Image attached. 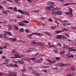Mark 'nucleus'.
I'll list each match as a JSON object with an SVG mask.
<instances>
[{
    "label": "nucleus",
    "mask_w": 76,
    "mask_h": 76,
    "mask_svg": "<svg viewBox=\"0 0 76 76\" xmlns=\"http://www.w3.org/2000/svg\"><path fill=\"white\" fill-rule=\"evenodd\" d=\"M28 69L29 70H32L33 69V68L32 67H28Z\"/></svg>",
    "instance_id": "3c124183"
},
{
    "label": "nucleus",
    "mask_w": 76,
    "mask_h": 76,
    "mask_svg": "<svg viewBox=\"0 0 76 76\" xmlns=\"http://www.w3.org/2000/svg\"><path fill=\"white\" fill-rule=\"evenodd\" d=\"M67 66V65L61 63H60V64L58 65V66L59 67H63L64 66Z\"/></svg>",
    "instance_id": "1a4fd4ad"
},
{
    "label": "nucleus",
    "mask_w": 76,
    "mask_h": 76,
    "mask_svg": "<svg viewBox=\"0 0 76 76\" xmlns=\"http://www.w3.org/2000/svg\"><path fill=\"white\" fill-rule=\"evenodd\" d=\"M70 54V53H68L66 55V57H68L69 56Z\"/></svg>",
    "instance_id": "4c0bfd02"
},
{
    "label": "nucleus",
    "mask_w": 76,
    "mask_h": 76,
    "mask_svg": "<svg viewBox=\"0 0 76 76\" xmlns=\"http://www.w3.org/2000/svg\"><path fill=\"white\" fill-rule=\"evenodd\" d=\"M74 56L73 55H71L69 56H68V58H73Z\"/></svg>",
    "instance_id": "c85d7f7f"
},
{
    "label": "nucleus",
    "mask_w": 76,
    "mask_h": 76,
    "mask_svg": "<svg viewBox=\"0 0 76 76\" xmlns=\"http://www.w3.org/2000/svg\"><path fill=\"white\" fill-rule=\"evenodd\" d=\"M30 51H31V50H28L26 51V52L27 53H28L29 52H30Z\"/></svg>",
    "instance_id": "5fc2aeb1"
},
{
    "label": "nucleus",
    "mask_w": 76,
    "mask_h": 76,
    "mask_svg": "<svg viewBox=\"0 0 76 76\" xmlns=\"http://www.w3.org/2000/svg\"><path fill=\"white\" fill-rule=\"evenodd\" d=\"M67 31V29L66 28H65L63 30H62L61 31L62 32H63L64 31Z\"/></svg>",
    "instance_id": "2f4dec72"
},
{
    "label": "nucleus",
    "mask_w": 76,
    "mask_h": 76,
    "mask_svg": "<svg viewBox=\"0 0 76 76\" xmlns=\"http://www.w3.org/2000/svg\"><path fill=\"white\" fill-rule=\"evenodd\" d=\"M0 38H2V37H3V34H0Z\"/></svg>",
    "instance_id": "338daca9"
},
{
    "label": "nucleus",
    "mask_w": 76,
    "mask_h": 76,
    "mask_svg": "<svg viewBox=\"0 0 76 76\" xmlns=\"http://www.w3.org/2000/svg\"><path fill=\"white\" fill-rule=\"evenodd\" d=\"M48 36H49V37H50V38L52 37V36L51 35V34H50V33H49L48 34Z\"/></svg>",
    "instance_id": "49530a36"
},
{
    "label": "nucleus",
    "mask_w": 76,
    "mask_h": 76,
    "mask_svg": "<svg viewBox=\"0 0 76 76\" xmlns=\"http://www.w3.org/2000/svg\"><path fill=\"white\" fill-rule=\"evenodd\" d=\"M76 4V3H67L66 4H63L64 6H69V5H70V4Z\"/></svg>",
    "instance_id": "39448f33"
},
{
    "label": "nucleus",
    "mask_w": 76,
    "mask_h": 76,
    "mask_svg": "<svg viewBox=\"0 0 76 76\" xmlns=\"http://www.w3.org/2000/svg\"><path fill=\"white\" fill-rule=\"evenodd\" d=\"M18 25H20L21 26H26V24L25 23L23 24L22 23H20V22H19L18 23Z\"/></svg>",
    "instance_id": "ddd939ff"
},
{
    "label": "nucleus",
    "mask_w": 76,
    "mask_h": 76,
    "mask_svg": "<svg viewBox=\"0 0 76 76\" xmlns=\"http://www.w3.org/2000/svg\"><path fill=\"white\" fill-rule=\"evenodd\" d=\"M42 72H44L45 73H47V71L45 70H42Z\"/></svg>",
    "instance_id": "13d9d810"
},
{
    "label": "nucleus",
    "mask_w": 76,
    "mask_h": 76,
    "mask_svg": "<svg viewBox=\"0 0 76 76\" xmlns=\"http://www.w3.org/2000/svg\"><path fill=\"white\" fill-rule=\"evenodd\" d=\"M53 8L52 7L50 6H47L46 7V9L47 10H51V9H52Z\"/></svg>",
    "instance_id": "dca6fc26"
},
{
    "label": "nucleus",
    "mask_w": 76,
    "mask_h": 76,
    "mask_svg": "<svg viewBox=\"0 0 76 76\" xmlns=\"http://www.w3.org/2000/svg\"><path fill=\"white\" fill-rule=\"evenodd\" d=\"M62 13L61 11L60 10H58L56 11V15H58L59 16H60V15H61Z\"/></svg>",
    "instance_id": "423d86ee"
},
{
    "label": "nucleus",
    "mask_w": 76,
    "mask_h": 76,
    "mask_svg": "<svg viewBox=\"0 0 76 76\" xmlns=\"http://www.w3.org/2000/svg\"><path fill=\"white\" fill-rule=\"evenodd\" d=\"M51 28L52 29H56V27L54 26H52L51 27Z\"/></svg>",
    "instance_id": "864d4df0"
},
{
    "label": "nucleus",
    "mask_w": 76,
    "mask_h": 76,
    "mask_svg": "<svg viewBox=\"0 0 76 76\" xmlns=\"http://www.w3.org/2000/svg\"><path fill=\"white\" fill-rule=\"evenodd\" d=\"M18 39L16 37H14V38H12V42H15V41H16V40H17Z\"/></svg>",
    "instance_id": "6ab92c4d"
},
{
    "label": "nucleus",
    "mask_w": 76,
    "mask_h": 76,
    "mask_svg": "<svg viewBox=\"0 0 76 76\" xmlns=\"http://www.w3.org/2000/svg\"><path fill=\"white\" fill-rule=\"evenodd\" d=\"M49 62H50V64H52L53 63V61L51 60Z\"/></svg>",
    "instance_id": "774afa93"
},
{
    "label": "nucleus",
    "mask_w": 76,
    "mask_h": 76,
    "mask_svg": "<svg viewBox=\"0 0 76 76\" xmlns=\"http://www.w3.org/2000/svg\"><path fill=\"white\" fill-rule=\"evenodd\" d=\"M32 12H36L37 13H38V12H39V11H35V10H34Z\"/></svg>",
    "instance_id": "69168bd1"
},
{
    "label": "nucleus",
    "mask_w": 76,
    "mask_h": 76,
    "mask_svg": "<svg viewBox=\"0 0 76 76\" xmlns=\"http://www.w3.org/2000/svg\"><path fill=\"white\" fill-rule=\"evenodd\" d=\"M1 9L2 10H4V9L3 8V7L0 6V9Z\"/></svg>",
    "instance_id": "6e6d98bb"
},
{
    "label": "nucleus",
    "mask_w": 76,
    "mask_h": 76,
    "mask_svg": "<svg viewBox=\"0 0 76 76\" xmlns=\"http://www.w3.org/2000/svg\"><path fill=\"white\" fill-rule=\"evenodd\" d=\"M65 13L67 15H69V14H70V10H69V12H65Z\"/></svg>",
    "instance_id": "37998d69"
},
{
    "label": "nucleus",
    "mask_w": 76,
    "mask_h": 76,
    "mask_svg": "<svg viewBox=\"0 0 76 76\" xmlns=\"http://www.w3.org/2000/svg\"><path fill=\"white\" fill-rule=\"evenodd\" d=\"M54 10H61V8H55L54 9Z\"/></svg>",
    "instance_id": "c9c22d12"
},
{
    "label": "nucleus",
    "mask_w": 76,
    "mask_h": 76,
    "mask_svg": "<svg viewBox=\"0 0 76 76\" xmlns=\"http://www.w3.org/2000/svg\"><path fill=\"white\" fill-rule=\"evenodd\" d=\"M33 35H35V33H32L31 34H29L27 35L28 37H31Z\"/></svg>",
    "instance_id": "2eb2a0df"
},
{
    "label": "nucleus",
    "mask_w": 76,
    "mask_h": 76,
    "mask_svg": "<svg viewBox=\"0 0 76 76\" xmlns=\"http://www.w3.org/2000/svg\"><path fill=\"white\" fill-rule=\"evenodd\" d=\"M47 4L48 5V6H50V7H52V8H54V4L53 2H49L47 3Z\"/></svg>",
    "instance_id": "f03ea898"
},
{
    "label": "nucleus",
    "mask_w": 76,
    "mask_h": 76,
    "mask_svg": "<svg viewBox=\"0 0 76 76\" xmlns=\"http://www.w3.org/2000/svg\"><path fill=\"white\" fill-rule=\"evenodd\" d=\"M31 42L32 44H35L36 42L34 41L33 40L31 41Z\"/></svg>",
    "instance_id": "de8ad7c7"
},
{
    "label": "nucleus",
    "mask_w": 76,
    "mask_h": 76,
    "mask_svg": "<svg viewBox=\"0 0 76 76\" xmlns=\"http://www.w3.org/2000/svg\"><path fill=\"white\" fill-rule=\"evenodd\" d=\"M63 25L65 26H68V25H72V23H63Z\"/></svg>",
    "instance_id": "9b49d317"
},
{
    "label": "nucleus",
    "mask_w": 76,
    "mask_h": 76,
    "mask_svg": "<svg viewBox=\"0 0 76 76\" xmlns=\"http://www.w3.org/2000/svg\"><path fill=\"white\" fill-rule=\"evenodd\" d=\"M73 48H69L68 50H68V51L69 52H71V51H76V50H75V49H72Z\"/></svg>",
    "instance_id": "0eeeda50"
},
{
    "label": "nucleus",
    "mask_w": 76,
    "mask_h": 76,
    "mask_svg": "<svg viewBox=\"0 0 76 76\" xmlns=\"http://www.w3.org/2000/svg\"><path fill=\"white\" fill-rule=\"evenodd\" d=\"M16 52V50H15V49H14L12 50V53H13V54H15V53Z\"/></svg>",
    "instance_id": "e433bc0d"
},
{
    "label": "nucleus",
    "mask_w": 76,
    "mask_h": 76,
    "mask_svg": "<svg viewBox=\"0 0 76 76\" xmlns=\"http://www.w3.org/2000/svg\"><path fill=\"white\" fill-rule=\"evenodd\" d=\"M40 75H39V74H38V73H37L36 74V76H39Z\"/></svg>",
    "instance_id": "0e129e2a"
},
{
    "label": "nucleus",
    "mask_w": 76,
    "mask_h": 76,
    "mask_svg": "<svg viewBox=\"0 0 76 76\" xmlns=\"http://www.w3.org/2000/svg\"><path fill=\"white\" fill-rule=\"evenodd\" d=\"M2 58V59H5V58H6V57L5 56H3Z\"/></svg>",
    "instance_id": "e2e57ef3"
},
{
    "label": "nucleus",
    "mask_w": 76,
    "mask_h": 76,
    "mask_svg": "<svg viewBox=\"0 0 76 76\" xmlns=\"http://www.w3.org/2000/svg\"><path fill=\"white\" fill-rule=\"evenodd\" d=\"M65 53V51L64 50H62V51L60 52V54H64Z\"/></svg>",
    "instance_id": "5701e85b"
},
{
    "label": "nucleus",
    "mask_w": 76,
    "mask_h": 76,
    "mask_svg": "<svg viewBox=\"0 0 76 76\" xmlns=\"http://www.w3.org/2000/svg\"><path fill=\"white\" fill-rule=\"evenodd\" d=\"M18 74L17 72H13L10 74V76H17L16 75Z\"/></svg>",
    "instance_id": "7ed1b4c3"
},
{
    "label": "nucleus",
    "mask_w": 76,
    "mask_h": 76,
    "mask_svg": "<svg viewBox=\"0 0 76 76\" xmlns=\"http://www.w3.org/2000/svg\"><path fill=\"white\" fill-rule=\"evenodd\" d=\"M26 60L27 61H28V62H29V63H30V62H31V59L29 58H26Z\"/></svg>",
    "instance_id": "393cba45"
},
{
    "label": "nucleus",
    "mask_w": 76,
    "mask_h": 76,
    "mask_svg": "<svg viewBox=\"0 0 76 76\" xmlns=\"http://www.w3.org/2000/svg\"><path fill=\"white\" fill-rule=\"evenodd\" d=\"M25 32H26V33H28L29 32V31L28 29H26L25 31Z\"/></svg>",
    "instance_id": "c03bdc74"
},
{
    "label": "nucleus",
    "mask_w": 76,
    "mask_h": 76,
    "mask_svg": "<svg viewBox=\"0 0 76 76\" xmlns=\"http://www.w3.org/2000/svg\"><path fill=\"white\" fill-rule=\"evenodd\" d=\"M19 62L20 64H23V62L21 61H19Z\"/></svg>",
    "instance_id": "a19ab883"
},
{
    "label": "nucleus",
    "mask_w": 76,
    "mask_h": 76,
    "mask_svg": "<svg viewBox=\"0 0 76 76\" xmlns=\"http://www.w3.org/2000/svg\"><path fill=\"white\" fill-rule=\"evenodd\" d=\"M15 2H16V3L18 4H20V3L19 0H15Z\"/></svg>",
    "instance_id": "f3484780"
},
{
    "label": "nucleus",
    "mask_w": 76,
    "mask_h": 76,
    "mask_svg": "<svg viewBox=\"0 0 76 76\" xmlns=\"http://www.w3.org/2000/svg\"><path fill=\"white\" fill-rule=\"evenodd\" d=\"M62 39H67V38L66 37V36H64L63 35H62Z\"/></svg>",
    "instance_id": "b1692460"
},
{
    "label": "nucleus",
    "mask_w": 76,
    "mask_h": 76,
    "mask_svg": "<svg viewBox=\"0 0 76 76\" xmlns=\"http://www.w3.org/2000/svg\"><path fill=\"white\" fill-rule=\"evenodd\" d=\"M21 71L22 72H26V70L25 69H22Z\"/></svg>",
    "instance_id": "a18cd8bd"
},
{
    "label": "nucleus",
    "mask_w": 76,
    "mask_h": 76,
    "mask_svg": "<svg viewBox=\"0 0 76 76\" xmlns=\"http://www.w3.org/2000/svg\"><path fill=\"white\" fill-rule=\"evenodd\" d=\"M49 21H50V22H52L53 21V20H52V19L51 18H49Z\"/></svg>",
    "instance_id": "bf43d9fd"
},
{
    "label": "nucleus",
    "mask_w": 76,
    "mask_h": 76,
    "mask_svg": "<svg viewBox=\"0 0 76 76\" xmlns=\"http://www.w3.org/2000/svg\"><path fill=\"white\" fill-rule=\"evenodd\" d=\"M65 36H66V37H69V35L67 33H65Z\"/></svg>",
    "instance_id": "603ef678"
},
{
    "label": "nucleus",
    "mask_w": 76,
    "mask_h": 76,
    "mask_svg": "<svg viewBox=\"0 0 76 76\" xmlns=\"http://www.w3.org/2000/svg\"><path fill=\"white\" fill-rule=\"evenodd\" d=\"M62 38H63V36L62 35H58L57 36L56 39H62Z\"/></svg>",
    "instance_id": "20e7f679"
},
{
    "label": "nucleus",
    "mask_w": 76,
    "mask_h": 76,
    "mask_svg": "<svg viewBox=\"0 0 76 76\" xmlns=\"http://www.w3.org/2000/svg\"><path fill=\"white\" fill-rule=\"evenodd\" d=\"M52 15H57V11H55L53 12L52 13Z\"/></svg>",
    "instance_id": "a878e982"
},
{
    "label": "nucleus",
    "mask_w": 76,
    "mask_h": 76,
    "mask_svg": "<svg viewBox=\"0 0 76 76\" xmlns=\"http://www.w3.org/2000/svg\"><path fill=\"white\" fill-rule=\"evenodd\" d=\"M35 44H36L37 45H39V43L38 42H35Z\"/></svg>",
    "instance_id": "680f3d73"
},
{
    "label": "nucleus",
    "mask_w": 76,
    "mask_h": 76,
    "mask_svg": "<svg viewBox=\"0 0 76 76\" xmlns=\"http://www.w3.org/2000/svg\"><path fill=\"white\" fill-rule=\"evenodd\" d=\"M13 39V38H8L7 39L8 40V41H11V40H12Z\"/></svg>",
    "instance_id": "09e8293b"
},
{
    "label": "nucleus",
    "mask_w": 76,
    "mask_h": 76,
    "mask_svg": "<svg viewBox=\"0 0 76 76\" xmlns=\"http://www.w3.org/2000/svg\"><path fill=\"white\" fill-rule=\"evenodd\" d=\"M0 75H3L4 76H6V74H4V73H2L1 72H0Z\"/></svg>",
    "instance_id": "473e14b6"
},
{
    "label": "nucleus",
    "mask_w": 76,
    "mask_h": 76,
    "mask_svg": "<svg viewBox=\"0 0 76 76\" xmlns=\"http://www.w3.org/2000/svg\"><path fill=\"white\" fill-rule=\"evenodd\" d=\"M71 71H75V67L74 66H71Z\"/></svg>",
    "instance_id": "412c9836"
},
{
    "label": "nucleus",
    "mask_w": 76,
    "mask_h": 76,
    "mask_svg": "<svg viewBox=\"0 0 76 76\" xmlns=\"http://www.w3.org/2000/svg\"><path fill=\"white\" fill-rule=\"evenodd\" d=\"M18 58V56H15V57L14 56H12L10 57V58Z\"/></svg>",
    "instance_id": "f704fd0d"
},
{
    "label": "nucleus",
    "mask_w": 76,
    "mask_h": 76,
    "mask_svg": "<svg viewBox=\"0 0 76 76\" xmlns=\"http://www.w3.org/2000/svg\"><path fill=\"white\" fill-rule=\"evenodd\" d=\"M14 55L15 57H18L19 56V53L18 52H16V54H14Z\"/></svg>",
    "instance_id": "bb28decb"
},
{
    "label": "nucleus",
    "mask_w": 76,
    "mask_h": 76,
    "mask_svg": "<svg viewBox=\"0 0 76 76\" xmlns=\"http://www.w3.org/2000/svg\"><path fill=\"white\" fill-rule=\"evenodd\" d=\"M7 35V31H4V36H5Z\"/></svg>",
    "instance_id": "c756f323"
},
{
    "label": "nucleus",
    "mask_w": 76,
    "mask_h": 76,
    "mask_svg": "<svg viewBox=\"0 0 76 76\" xmlns=\"http://www.w3.org/2000/svg\"><path fill=\"white\" fill-rule=\"evenodd\" d=\"M14 66L15 67H18V65L17 64H15L14 65Z\"/></svg>",
    "instance_id": "4d7b16f0"
},
{
    "label": "nucleus",
    "mask_w": 76,
    "mask_h": 76,
    "mask_svg": "<svg viewBox=\"0 0 76 76\" xmlns=\"http://www.w3.org/2000/svg\"><path fill=\"white\" fill-rule=\"evenodd\" d=\"M39 54V53H36L35 55H34V57H37V56H39L38 55Z\"/></svg>",
    "instance_id": "72a5a7b5"
},
{
    "label": "nucleus",
    "mask_w": 76,
    "mask_h": 76,
    "mask_svg": "<svg viewBox=\"0 0 76 76\" xmlns=\"http://www.w3.org/2000/svg\"><path fill=\"white\" fill-rule=\"evenodd\" d=\"M24 31V29L23 28H22L19 29V32H20V33H22V32H23Z\"/></svg>",
    "instance_id": "a211bd4d"
},
{
    "label": "nucleus",
    "mask_w": 76,
    "mask_h": 76,
    "mask_svg": "<svg viewBox=\"0 0 76 76\" xmlns=\"http://www.w3.org/2000/svg\"><path fill=\"white\" fill-rule=\"evenodd\" d=\"M56 58L57 60H60V58L58 57H56Z\"/></svg>",
    "instance_id": "8fccbe9b"
},
{
    "label": "nucleus",
    "mask_w": 76,
    "mask_h": 76,
    "mask_svg": "<svg viewBox=\"0 0 76 76\" xmlns=\"http://www.w3.org/2000/svg\"><path fill=\"white\" fill-rule=\"evenodd\" d=\"M32 73L33 74H34V75H36V74L37 73V72L36 71H33L32 72Z\"/></svg>",
    "instance_id": "cd10ccee"
},
{
    "label": "nucleus",
    "mask_w": 76,
    "mask_h": 76,
    "mask_svg": "<svg viewBox=\"0 0 76 76\" xmlns=\"http://www.w3.org/2000/svg\"><path fill=\"white\" fill-rule=\"evenodd\" d=\"M9 35H12V33L10 31H7V34Z\"/></svg>",
    "instance_id": "7c9ffc66"
},
{
    "label": "nucleus",
    "mask_w": 76,
    "mask_h": 76,
    "mask_svg": "<svg viewBox=\"0 0 76 76\" xmlns=\"http://www.w3.org/2000/svg\"><path fill=\"white\" fill-rule=\"evenodd\" d=\"M9 66H10L11 67H13V66H14L13 64L12 63L10 64H9Z\"/></svg>",
    "instance_id": "ea45409f"
},
{
    "label": "nucleus",
    "mask_w": 76,
    "mask_h": 76,
    "mask_svg": "<svg viewBox=\"0 0 76 76\" xmlns=\"http://www.w3.org/2000/svg\"><path fill=\"white\" fill-rule=\"evenodd\" d=\"M2 13H4V14H6L7 13V11H2Z\"/></svg>",
    "instance_id": "58836bf2"
},
{
    "label": "nucleus",
    "mask_w": 76,
    "mask_h": 76,
    "mask_svg": "<svg viewBox=\"0 0 76 76\" xmlns=\"http://www.w3.org/2000/svg\"><path fill=\"white\" fill-rule=\"evenodd\" d=\"M55 32L57 34H59V33H61L62 32L61 30L58 31V30H56L55 31Z\"/></svg>",
    "instance_id": "aec40b11"
},
{
    "label": "nucleus",
    "mask_w": 76,
    "mask_h": 76,
    "mask_svg": "<svg viewBox=\"0 0 76 76\" xmlns=\"http://www.w3.org/2000/svg\"><path fill=\"white\" fill-rule=\"evenodd\" d=\"M35 35H38L39 37H42V36H43V35L42 34H39L37 33H35Z\"/></svg>",
    "instance_id": "4468645a"
},
{
    "label": "nucleus",
    "mask_w": 76,
    "mask_h": 76,
    "mask_svg": "<svg viewBox=\"0 0 76 76\" xmlns=\"http://www.w3.org/2000/svg\"><path fill=\"white\" fill-rule=\"evenodd\" d=\"M40 56H42V57H45V55L44 54H39V55L38 56H37V57H40Z\"/></svg>",
    "instance_id": "4be33fe9"
},
{
    "label": "nucleus",
    "mask_w": 76,
    "mask_h": 76,
    "mask_svg": "<svg viewBox=\"0 0 76 76\" xmlns=\"http://www.w3.org/2000/svg\"><path fill=\"white\" fill-rule=\"evenodd\" d=\"M14 27L15 31H18L19 30V28H18V26H16L15 25L14 26Z\"/></svg>",
    "instance_id": "f8f14e48"
},
{
    "label": "nucleus",
    "mask_w": 76,
    "mask_h": 76,
    "mask_svg": "<svg viewBox=\"0 0 76 76\" xmlns=\"http://www.w3.org/2000/svg\"><path fill=\"white\" fill-rule=\"evenodd\" d=\"M18 11L19 12H20V13H22L23 15H25L26 14V15H27L29 16V12H27L26 11H23L22 10H18Z\"/></svg>",
    "instance_id": "f257e3e1"
},
{
    "label": "nucleus",
    "mask_w": 76,
    "mask_h": 76,
    "mask_svg": "<svg viewBox=\"0 0 76 76\" xmlns=\"http://www.w3.org/2000/svg\"><path fill=\"white\" fill-rule=\"evenodd\" d=\"M7 9H10L11 10H13V7H9L7 8Z\"/></svg>",
    "instance_id": "79ce46f5"
},
{
    "label": "nucleus",
    "mask_w": 76,
    "mask_h": 76,
    "mask_svg": "<svg viewBox=\"0 0 76 76\" xmlns=\"http://www.w3.org/2000/svg\"><path fill=\"white\" fill-rule=\"evenodd\" d=\"M70 13L69 15V16L71 18L73 16V14H72V10H69Z\"/></svg>",
    "instance_id": "9d476101"
},
{
    "label": "nucleus",
    "mask_w": 76,
    "mask_h": 76,
    "mask_svg": "<svg viewBox=\"0 0 76 76\" xmlns=\"http://www.w3.org/2000/svg\"><path fill=\"white\" fill-rule=\"evenodd\" d=\"M7 27L8 28V31H10V30L12 29V25L10 24H9L7 26Z\"/></svg>",
    "instance_id": "6e6552de"
},
{
    "label": "nucleus",
    "mask_w": 76,
    "mask_h": 76,
    "mask_svg": "<svg viewBox=\"0 0 76 76\" xmlns=\"http://www.w3.org/2000/svg\"><path fill=\"white\" fill-rule=\"evenodd\" d=\"M31 59L32 60H35V58H31Z\"/></svg>",
    "instance_id": "052dcab7"
}]
</instances>
